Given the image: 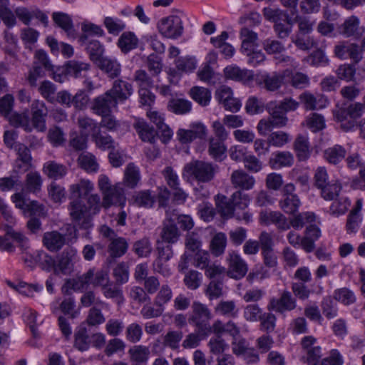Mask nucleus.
Masks as SVG:
<instances>
[{"mask_svg":"<svg viewBox=\"0 0 365 365\" xmlns=\"http://www.w3.org/2000/svg\"><path fill=\"white\" fill-rule=\"evenodd\" d=\"M148 117L156 125L158 133L162 136V141L164 143L168 142L173 136V130L165 123V118L162 113L156 110H149L147 113Z\"/></svg>","mask_w":365,"mask_h":365,"instance_id":"6ab92c4d","label":"nucleus"},{"mask_svg":"<svg viewBox=\"0 0 365 365\" xmlns=\"http://www.w3.org/2000/svg\"><path fill=\"white\" fill-rule=\"evenodd\" d=\"M190 94L191 98L202 106L208 105L211 99L210 91L204 87L195 86L190 89Z\"/></svg>","mask_w":365,"mask_h":365,"instance_id":"603ef678","label":"nucleus"},{"mask_svg":"<svg viewBox=\"0 0 365 365\" xmlns=\"http://www.w3.org/2000/svg\"><path fill=\"white\" fill-rule=\"evenodd\" d=\"M5 231L4 237H1V250L14 252L16 245L23 251L29 248V239L22 232L14 230L9 225H5Z\"/></svg>","mask_w":365,"mask_h":365,"instance_id":"20e7f679","label":"nucleus"},{"mask_svg":"<svg viewBox=\"0 0 365 365\" xmlns=\"http://www.w3.org/2000/svg\"><path fill=\"white\" fill-rule=\"evenodd\" d=\"M91 69V65L86 62L71 60L65 66V72L73 78H86L87 73Z\"/></svg>","mask_w":365,"mask_h":365,"instance_id":"a878e982","label":"nucleus"},{"mask_svg":"<svg viewBox=\"0 0 365 365\" xmlns=\"http://www.w3.org/2000/svg\"><path fill=\"white\" fill-rule=\"evenodd\" d=\"M79 166L87 173H97L99 165L96 156L89 152H83L78 158Z\"/></svg>","mask_w":365,"mask_h":365,"instance_id":"58836bf2","label":"nucleus"},{"mask_svg":"<svg viewBox=\"0 0 365 365\" xmlns=\"http://www.w3.org/2000/svg\"><path fill=\"white\" fill-rule=\"evenodd\" d=\"M43 170L49 178L54 180L61 179L67 173L66 167L55 161H48L45 163Z\"/></svg>","mask_w":365,"mask_h":365,"instance_id":"ea45409f","label":"nucleus"},{"mask_svg":"<svg viewBox=\"0 0 365 365\" xmlns=\"http://www.w3.org/2000/svg\"><path fill=\"white\" fill-rule=\"evenodd\" d=\"M301 103L304 105L306 110H316L324 107L323 98L318 96H314L309 92H304L299 96Z\"/></svg>","mask_w":365,"mask_h":365,"instance_id":"de8ad7c7","label":"nucleus"},{"mask_svg":"<svg viewBox=\"0 0 365 365\" xmlns=\"http://www.w3.org/2000/svg\"><path fill=\"white\" fill-rule=\"evenodd\" d=\"M94 135L92 139L95 142L96 147L102 150H112L118 145L110 135H103L101 134V130Z\"/></svg>","mask_w":365,"mask_h":365,"instance_id":"e2e57ef3","label":"nucleus"},{"mask_svg":"<svg viewBox=\"0 0 365 365\" xmlns=\"http://www.w3.org/2000/svg\"><path fill=\"white\" fill-rule=\"evenodd\" d=\"M9 5V0H1V21L8 28L14 27L16 23V15L7 6Z\"/></svg>","mask_w":365,"mask_h":365,"instance_id":"69168bd1","label":"nucleus"},{"mask_svg":"<svg viewBox=\"0 0 365 365\" xmlns=\"http://www.w3.org/2000/svg\"><path fill=\"white\" fill-rule=\"evenodd\" d=\"M96 64L110 78L113 79L120 74L121 66L115 58L103 56Z\"/></svg>","mask_w":365,"mask_h":365,"instance_id":"5701e85b","label":"nucleus"},{"mask_svg":"<svg viewBox=\"0 0 365 365\" xmlns=\"http://www.w3.org/2000/svg\"><path fill=\"white\" fill-rule=\"evenodd\" d=\"M232 185L235 188L244 190H250L255 184V179L242 170H236L232 172L230 177Z\"/></svg>","mask_w":365,"mask_h":365,"instance_id":"4be33fe9","label":"nucleus"},{"mask_svg":"<svg viewBox=\"0 0 365 365\" xmlns=\"http://www.w3.org/2000/svg\"><path fill=\"white\" fill-rule=\"evenodd\" d=\"M93 277L94 268H91L86 272L78 276L73 279V289L76 290L87 289L90 284L93 285Z\"/></svg>","mask_w":365,"mask_h":365,"instance_id":"0e129e2a","label":"nucleus"},{"mask_svg":"<svg viewBox=\"0 0 365 365\" xmlns=\"http://www.w3.org/2000/svg\"><path fill=\"white\" fill-rule=\"evenodd\" d=\"M34 258L42 269L46 272L53 271L54 272L56 263L54 257L43 250H38L34 253Z\"/></svg>","mask_w":365,"mask_h":365,"instance_id":"a18cd8bd","label":"nucleus"},{"mask_svg":"<svg viewBox=\"0 0 365 365\" xmlns=\"http://www.w3.org/2000/svg\"><path fill=\"white\" fill-rule=\"evenodd\" d=\"M294 148L300 161L307 160L311 154L309 139L304 135H299L294 143Z\"/></svg>","mask_w":365,"mask_h":365,"instance_id":"4c0bfd02","label":"nucleus"},{"mask_svg":"<svg viewBox=\"0 0 365 365\" xmlns=\"http://www.w3.org/2000/svg\"><path fill=\"white\" fill-rule=\"evenodd\" d=\"M364 106L361 103L350 104L347 107L337 108L333 111L334 119L341 123V128L346 131L352 130L356 126V119L361 117Z\"/></svg>","mask_w":365,"mask_h":365,"instance_id":"f03ea898","label":"nucleus"},{"mask_svg":"<svg viewBox=\"0 0 365 365\" xmlns=\"http://www.w3.org/2000/svg\"><path fill=\"white\" fill-rule=\"evenodd\" d=\"M283 80V76L276 72L272 73H263L257 75L256 78L257 83L268 91L278 90L282 86Z\"/></svg>","mask_w":365,"mask_h":365,"instance_id":"f3484780","label":"nucleus"},{"mask_svg":"<svg viewBox=\"0 0 365 365\" xmlns=\"http://www.w3.org/2000/svg\"><path fill=\"white\" fill-rule=\"evenodd\" d=\"M227 147L225 141L222 140H216L211 138L209 140L208 153L215 161L221 162L225 159Z\"/></svg>","mask_w":365,"mask_h":365,"instance_id":"c756f323","label":"nucleus"},{"mask_svg":"<svg viewBox=\"0 0 365 365\" xmlns=\"http://www.w3.org/2000/svg\"><path fill=\"white\" fill-rule=\"evenodd\" d=\"M77 258L76 250L71 247L65 249L61 254L58 261H56L54 274H67L70 273Z\"/></svg>","mask_w":365,"mask_h":365,"instance_id":"f8f14e48","label":"nucleus"},{"mask_svg":"<svg viewBox=\"0 0 365 365\" xmlns=\"http://www.w3.org/2000/svg\"><path fill=\"white\" fill-rule=\"evenodd\" d=\"M70 215L73 221L83 229H88L91 226V216L88 206L81 199H73L69 205Z\"/></svg>","mask_w":365,"mask_h":365,"instance_id":"0eeeda50","label":"nucleus"},{"mask_svg":"<svg viewBox=\"0 0 365 365\" xmlns=\"http://www.w3.org/2000/svg\"><path fill=\"white\" fill-rule=\"evenodd\" d=\"M138 38L133 32L127 31L121 34L118 41V46L122 52L128 53L138 46Z\"/></svg>","mask_w":365,"mask_h":365,"instance_id":"49530a36","label":"nucleus"},{"mask_svg":"<svg viewBox=\"0 0 365 365\" xmlns=\"http://www.w3.org/2000/svg\"><path fill=\"white\" fill-rule=\"evenodd\" d=\"M161 242L169 245L175 244L180 237V232L175 223V219L171 215V210H166V219L163 222L160 233Z\"/></svg>","mask_w":365,"mask_h":365,"instance_id":"1a4fd4ad","label":"nucleus"},{"mask_svg":"<svg viewBox=\"0 0 365 365\" xmlns=\"http://www.w3.org/2000/svg\"><path fill=\"white\" fill-rule=\"evenodd\" d=\"M260 219L266 225H274L280 231H285L290 228L287 217L279 211L261 212Z\"/></svg>","mask_w":365,"mask_h":365,"instance_id":"dca6fc26","label":"nucleus"},{"mask_svg":"<svg viewBox=\"0 0 365 365\" xmlns=\"http://www.w3.org/2000/svg\"><path fill=\"white\" fill-rule=\"evenodd\" d=\"M206 127L200 123H192L189 129H179L177 137L182 144L191 143L197 138L203 139L206 135Z\"/></svg>","mask_w":365,"mask_h":365,"instance_id":"4468645a","label":"nucleus"},{"mask_svg":"<svg viewBox=\"0 0 365 365\" xmlns=\"http://www.w3.org/2000/svg\"><path fill=\"white\" fill-rule=\"evenodd\" d=\"M140 180V173L139 168L134 163H130L124 171L123 182L125 186L130 188H134L137 186Z\"/></svg>","mask_w":365,"mask_h":365,"instance_id":"37998d69","label":"nucleus"},{"mask_svg":"<svg viewBox=\"0 0 365 365\" xmlns=\"http://www.w3.org/2000/svg\"><path fill=\"white\" fill-rule=\"evenodd\" d=\"M346 154V149L343 146L334 145L324 150V157L329 163L336 165L344 159Z\"/></svg>","mask_w":365,"mask_h":365,"instance_id":"a19ab883","label":"nucleus"},{"mask_svg":"<svg viewBox=\"0 0 365 365\" xmlns=\"http://www.w3.org/2000/svg\"><path fill=\"white\" fill-rule=\"evenodd\" d=\"M227 246V237L223 232L217 233L212 239L210 243V250L212 253L219 257L222 255Z\"/></svg>","mask_w":365,"mask_h":365,"instance_id":"4d7b16f0","label":"nucleus"},{"mask_svg":"<svg viewBox=\"0 0 365 365\" xmlns=\"http://www.w3.org/2000/svg\"><path fill=\"white\" fill-rule=\"evenodd\" d=\"M227 260L228 276L235 279H240L245 276L248 271V265L239 254L235 252L229 253Z\"/></svg>","mask_w":365,"mask_h":365,"instance_id":"9b49d317","label":"nucleus"},{"mask_svg":"<svg viewBox=\"0 0 365 365\" xmlns=\"http://www.w3.org/2000/svg\"><path fill=\"white\" fill-rule=\"evenodd\" d=\"M107 91L118 104L124 103L132 96L133 88L129 82L117 79L113 81L112 88Z\"/></svg>","mask_w":365,"mask_h":365,"instance_id":"ddd939ff","label":"nucleus"},{"mask_svg":"<svg viewBox=\"0 0 365 365\" xmlns=\"http://www.w3.org/2000/svg\"><path fill=\"white\" fill-rule=\"evenodd\" d=\"M342 185L339 180H331L320 190L321 197L326 201H331L341 196Z\"/></svg>","mask_w":365,"mask_h":365,"instance_id":"79ce46f5","label":"nucleus"},{"mask_svg":"<svg viewBox=\"0 0 365 365\" xmlns=\"http://www.w3.org/2000/svg\"><path fill=\"white\" fill-rule=\"evenodd\" d=\"M78 42L80 45L85 48L89 54L90 59L95 63L101 59L104 56V46L98 40L92 38L91 36L87 34H82Z\"/></svg>","mask_w":365,"mask_h":365,"instance_id":"9d476101","label":"nucleus"},{"mask_svg":"<svg viewBox=\"0 0 365 365\" xmlns=\"http://www.w3.org/2000/svg\"><path fill=\"white\" fill-rule=\"evenodd\" d=\"M297 307V300L288 290H284L279 298L270 299L267 309L277 313L283 314L294 310Z\"/></svg>","mask_w":365,"mask_h":365,"instance_id":"6e6552de","label":"nucleus"},{"mask_svg":"<svg viewBox=\"0 0 365 365\" xmlns=\"http://www.w3.org/2000/svg\"><path fill=\"white\" fill-rule=\"evenodd\" d=\"M215 312L227 318H237L239 309L232 300H221L215 307Z\"/></svg>","mask_w":365,"mask_h":365,"instance_id":"72a5a7b5","label":"nucleus"},{"mask_svg":"<svg viewBox=\"0 0 365 365\" xmlns=\"http://www.w3.org/2000/svg\"><path fill=\"white\" fill-rule=\"evenodd\" d=\"M306 125L312 132L316 133L325 128V119L322 115L312 113L307 117Z\"/></svg>","mask_w":365,"mask_h":365,"instance_id":"338daca9","label":"nucleus"},{"mask_svg":"<svg viewBox=\"0 0 365 365\" xmlns=\"http://www.w3.org/2000/svg\"><path fill=\"white\" fill-rule=\"evenodd\" d=\"M279 207L287 215H295L302 205L298 195L282 196L279 201Z\"/></svg>","mask_w":365,"mask_h":365,"instance_id":"2f4dec72","label":"nucleus"},{"mask_svg":"<svg viewBox=\"0 0 365 365\" xmlns=\"http://www.w3.org/2000/svg\"><path fill=\"white\" fill-rule=\"evenodd\" d=\"M168 110L177 114L184 115L192 109V103L184 98H171L168 103Z\"/></svg>","mask_w":365,"mask_h":365,"instance_id":"c03bdc74","label":"nucleus"},{"mask_svg":"<svg viewBox=\"0 0 365 365\" xmlns=\"http://www.w3.org/2000/svg\"><path fill=\"white\" fill-rule=\"evenodd\" d=\"M134 128L143 141L149 142L150 143L154 142L156 131L145 121L138 120L135 123Z\"/></svg>","mask_w":365,"mask_h":365,"instance_id":"09e8293b","label":"nucleus"},{"mask_svg":"<svg viewBox=\"0 0 365 365\" xmlns=\"http://www.w3.org/2000/svg\"><path fill=\"white\" fill-rule=\"evenodd\" d=\"M133 252L140 257H146L152 252V245L148 237L136 241L133 246Z\"/></svg>","mask_w":365,"mask_h":365,"instance_id":"774afa93","label":"nucleus"},{"mask_svg":"<svg viewBox=\"0 0 365 365\" xmlns=\"http://www.w3.org/2000/svg\"><path fill=\"white\" fill-rule=\"evenodd\" d=\"M242 39L241 51L243 53L252 51L257 46V34L247 28H243L240 31Z\"/></svg>","mask_w":365,"mask_h":365,"instance_id":"c9c22d12","label":"nucleus"},{"mask_svg":"<svg viewBox=\"0 0 365 365\" xmlns=\"http://www.w3.org/2000/svg\"><path fill=\"white\" fill-rule=\"evenodd\" d=\"M93 190V183L88 180L83 179L78 182L71 185V197L82 200L83 197L88 196Z\"/></svg>","mask_w":365,"mask_h":365,"instance_id":"7c9ffc66","label":"nucleus"},{"mask_svg":"<svg viewBox=\"0 0 365 365\" xmlns=\"http://www.w3.org/2000/svg\"><path fill=\"white\" fill-rule=\"evenodd\" d=\"M128 353L134 365L146 364L150 354L149 348L143 345L134 346L129 349Z\"/></svg>","mask_w":365,"mask_h":365,"instance_id":"f704fd0d","label":"nucleus"},{"mask_svg":"<svg viewBox=\"0 0 365 365\" xmlns=\"http://www.w3.org/2000/svg\"><path fill=\"white\" fill-rule=\"evenodd\" d=\"M262 13L267 21L273 22L274 24L281 21L284 22L289 20V14L280 9L265 7L263 9Z\"/></svg>","mask_w":365,"mask_h":365,"instance_id":"3c124183","label":"nucleus"},{"mask_svg":"<svg viewBox=\"0 0 365 365\" xmlns=\"http://www.w3.org/2000/svg\"><path fill=\"white\" fill-rule=\"evenodd\" d=\"M128 242L122 237L112 238L108 245V252L112 259L120 258L128 251Z\"/></svg>","mask_w":365,"mask_h":365,"instance_id":"cd10ccee","label":"nucleus"},{"mask_svg":"<svg viewBox=\"0 0 365 365\" xmlns=\"http://www.w3.org/2000/svg\"><path fill=\"white\" fill-rule=\"evenodd\" d=\"M293 217L290 219L289 223L290 227L296 230L302 229L306 223L315 221V215L312 212H304L292 215Z\"/></svg>","mask_w":365,"mask_h":365,"instance_id":"864d4df0","label":"nucleus"},{"mask_svg":"<svg viewBox=\"0 0 365 365\" xmlns=\"http://www.w3.org/2000/svg\"><path fill=\"white\" fill-rule=\"evenodd\" d=\"M202 281V275L200 272L193 269L185 272L183 282L189 289H197L200 287Z\"/></svg>","mask_w":365,"mask_h":365,"instance_id":"680f3d73","label":"nucleus"},{"mask_svg":"<svg viewBox=\"0 0 365 365\" xmlns=\"http://www.w3.org/2000/svg\"><path fill=\"white\" fill-rule=\"evenodd\" d=\"M159 32L166 38L176 39L183 33L182 21L177 15H170L160 19L158 24Z\"/></svg>","mask_w":365,"mask_h":365,"instance_id":"423d86ee","label":"nucleus"},{"mask_svg":"<svg viewBox=\"0 0 365 365\" xmlns=\"http://www.w3.org/2000/svg\"><path fill=\"white\" fill-rule=\"evenodd\" d=\"M217 206L222 215L227 218L236 217L240 220H243L246 222L252 220V214L247 211H244L242 216L236 214V210L234 205L232 203L231 198L228 200L226 197H223V198L217 203Z\"/></svg>","mask_w":365,"mask_h":365,"instance_id":"412c9836","label":"nucleus"},{"mask_svg":"<svg viewBox=\"0 0 365 365\" xmlns=\"http://www.w3.org/2000/svg\"><path fill=\"white\" fill-rule=\"evenodd\" d=\"M103 24L108 33L115 36L118 35L126 27L125 23L117 17L107 16L104 19Z\"/></svg>","mask_w":365,"mask_h":365,"instance_id":"052dcab7","label":"nucleus"},{"mask_svg":"<svg viewBox=\"0 0 365 365\" xmlns=\"http://www.w3.org/2000/svg\"><path fill=\"white\" fill-rule=\"evenodd\" d=\"M132 199L135 205L145 208L152 207L155 202V196L150 190L135 192Z\"/></svg>","mask_w":365,"mask_h":365,"instance_id":"473e14b6","label":"nucleus"},{"mask_svg":"<svg viewBox=\"0 0 365 365\" xmlns=\"http://www.w3.org/2000/svg\"><path fill=\"white\" fill-rule=\"evenodd\" d=\"M294 162L293 155L289 151H276L272 153L269 159V166L274 170L291 167Z\"/></svg>","mask_w":365,"mask_h":365,"instance_id":"b1692460","label":"nucleus"},{"mask_svg":"<svg viewBox=\"0 0 365 365\" xmlns=\"http://www.w3.org/2000/svg\"><path fill=\"white\" fill-rule=\"evenodd\" d=\"M332 201L333 202L327 212L335 217L344 215L351 205L349 199L344 195H341Z\"/></svg>","mask_w":365,"mask_h":365,"instance_id":"e433bc0d","label":"nucleus"},{"mask_svg":"<svg viewBox=\"0 0 365 365\" xmlns=\"http://www.w3.org/2000/svg\"><path fill=\"white\" fill-rule=\"evenodd\" d=\"M192 312L187 319L190 325L195 327V331L201 334L210 331V322L212 318V314L208 307L198 301L192 302Z\"/></svg>","mask_w":365,"mask_h":365,"instance_id":"7ed1b4c3","label":"nucleus"},{"mask_svg":"<svg viewBox=\"0 0 365 365\" xmlns=\"http://www.w3.org/2000/svg\"><path fill=\"white\" fill-rule=\"evenodd\" d=\"M32 125L38 131L46 130L45 118L47 114L46 107L43 101H34L31 104Z\"/></svg>","mask_w":365,"mask_h":365,"instance_id":"a211bd4d","label":"nucleus"},{"mask_svg":"<svg viewBox=\"0 0 365 365\" xmlns=\"http://www.w3.org/2000/svg\"><path fill=\"white\" fill-rule=\"evenodd\" d=\"M321 309L323 314L328 319L336 317L338 314L337 304L335 299L328 296L324 297L321 302Z\"/></svg>","mask_w":365,"mask_h":365,"instance_id":"13d9d810","label":"nucleus"},{"mask_svg":"<svg viewBox=\"0 0 365 365\" xmlns=\"http://www.w3.org/2000/svg\"><path fill=\"white\" fill-rule=\"evenodd\" d=\"M43 242L48 250L56 252L65 245L66 237L57 231L48 232L43 235Z\"/></svg>","mask_w":365,"mask_h":365,"instance_id":"bb28decb","label":"nucleus"},{"mask_svg":"<svg viewBox=\"0 0 365 365\" xmlns=\"http://www.w3.org/2000/svg\"><path fill=\"white\" fill-rule=\"evenodd\" d=\"M359 24L360 21L357 16H349L340 26V34L345 37L359 38L363 33V30L360 28Z\"/></svg>","mask_w":365,"mask_h":365,"instance_id":"393cba45","label":"nucleus"},{"mask_svg":"<svg viewBox=\"0 0 365 365\" xmlns=\"http://www.w3.org/2000/svg\"><path fill=\"white\" fill-rule=\"evenodd\" d=\"M173 297V291L168 284L162 285L154 299V304L160 307L165 310V305L167 304Z\"/></svg>","mask_w":365,"mask_h":365,"instance_id":"bf43d9fd","label":"nucleus"},{"mask_svg":"<svg viewBox=\"0 0 365 365\" xmlns=\"http://www.w3.org/2000/svg\"><path fill=\"white\" fill-rule=\"evenodd\" d=\"M218 166L212 163L195 160L185 165L182 175L197 180L199 182H209L212 180L217 171Z\"/></svg>","mask_w":365,"mask_h":365,"instance_id":"f257e3e1","label":"nucleus"},{"mask_svg":"<svg viewBox=\"0 0 365 365\" xmlns=\"http://www.w3.org/2000/svg\"><path fill=\"white\" fill-rule=\"evenodd\" d=\"M11 200L16 207L22 210L26 216L44 217L46 216L45 206L36 200L27 201L22 192H17L11 196Z\"/></svg>","mask_w":365,"mask_h":365,"instance_id":"39448f33","label":"nucleus"},{"mask_svg":"<svg viewBox=\"0 0 365 365\" xmlns=\"http://www.w3.org/2000/svg\"><path fill=\"white\" fill-rule=\"evenodd\" d=\"M102 204L105 207L111 205L123 206L125 203V197L123 190L118 185L103 193Z\"/></svg>","mask_w":365,"mask_h":365,"instance_id":"aec40b11","label":"nucleus"},{"mask_svg":"<svg viewBox=\"0 0 365 365\" xmlns=\"http://www.w3.org/2000/svg\"><path fill=\"white\" fill-rule=\"evenodd\" d=\"M78 125L82 133L86 135L90 134L92 138L100 130L98 123L88 116H79Z\"/></svg>","mask_w":365,"mask_h":365,"instance_id":"8fccbe9b","label":"nucleus"},{"mask_svg":"<svg viewBox=\"0 0 365 365\" xmlns=\"http://www.w3.org/2000/svg\"><path fill=\"white\" fill-rule=\"evenodd\" d=\"M42 186V179L38 172H30L25 179V190L28 192L37 193Z\"/></svg>","mask_w":365,"mask_h":365,"instance_id":"5fc2aeb1","label":"nucleus"},{"mask_svg":"<svg viewBox=\"0 0 365 365\" xmlns=\"http://www.w3.org/2000/svg\"><path fill=\"white\" fill-rule=\"evenodd\" d=\"M4 117L9 120L10 124L14 127L21 126L28 131H31L32 129V127L29 124V117L26 115H21L11 111L6 113Z\"/></svg>","mask_w":365,"mask_h":365,"instance_id":"6e6d98bb","label":"nucleus"},{"mask_svg":"<svg viewBox=\"0 0 365 365\" xmlns=\"http://www.w3.org/2000/svg\"><path fill=\"white\" fill-rule=\"evenodd\" d=\"M117 106L116 101L106 91L93 99L92 109L94 113L102 116L110 113L112 108H116Z\"/></svg>","mask_w":365,"mask_h":365,"instance_id":"2eb2a0df","label":"nucleus"},{"mask_svg":"<svg viewBox=\"0 0 365 365\" xmlns=\"http://www.w3.org/2000/svg\"><path fill=\"white\" fill-rule=\"evenodd\" d=\"M52 17L53 21L66 32L68 37H76L73 21L69 15L63 12H54Z\"/></svg>","mask_w":365,"mask_h":365,"instance_id":"c85d7f7f","label":"nucleus"}]
</instances>
